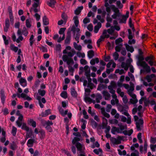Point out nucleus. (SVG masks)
<instances>
[{"instance_id":"obj_1","label":"nucleus","mask_w":156,"mask_h":156,"mask_svg":"<svg viewBox=\"0 0 156 156\" xmlns=\"http://www.w3.org/2000/svg\"><path fill=\"white\" fill-rule=\"evenodd\" d=\"M84 70L85 75L87 78L89 82L87 85V87L90 88V89L85 88V95L84 100L86 102L90 103L92 102V100L90 98L88 97V96L89 94L90 91V89H92L93 88L94 85L92 83H90L91 81V79L89 78L90 76V69L89 67L88 66H86L84 67Z\"/></svg>"},{"instance_id":"obj_2","label":"nucleus","mask_w":156,"mask_h":156,"mask_svg":"<svg viewBox=\"0 0 156 156\" xmlns=\"http://www.w3.org/2000/svg\"><path fill=\"white\" fill-rule=\"evenodd\" d=\"M130 84L131 87H130V89L128 91V94L132 98L130 100L129 102V103L134 104L137 102L138 100L136 98V95L133 92L134 90V84H131V83H130Z\"/></svg>"},{"instance_id":"obj_3","label":"nucleus","mask_w":156,"mask_h":156,"mask_svg":"<svg viewBox=\"0 0 156 156\" xmlns=\"http://www.w3.org/2000/svg\"><path fill=\"white\" fill-rule=\"evenodd\" d=\"M34 3L32 7L30 9V11L32 12L33 10L35 12H37L39 11V5L40 3L39 0H34Z\"/></svg>"},{"instance_id":"obj_4","label":"nucleus","mask_w":156,"mask_h":156,"mask_svg":"<svg viewBox=\"0 0 156 156\" xmlns=\"http://www.w3.org/2000/svg\"><path fill=\"white\" fill-rule=\"evenodd\" d=\"M135 121L136 122V125L137 130L139 131L141 130V127L142 126L143 123V121L142 119L140 118L138 119V117L136 115L134 116Z\"/></svg>"},{"instance_id":"obj_5","label":"nucleus","mask_w":156,"mask_h":156,"mask_svg":"<svg viewBox=\"0 0 156 156\" xmlns=\"http://www.w3.org/2000/svg\"><path fill=\"white\" fill-rule=\"evenodd\" d=\"M24 93H22L21 94H17V96L18 98H22L25 100H27L30 101L31 100V98L28 96L27 94L29 92V90L28 88L25 89L24 90Z\"/></svg>"},{"instance_id":"obj_6","label":"nucleus","mask_w":156,"mask_h":156,"mask_svg":"<svg viewBox=\"0 0 156 156\" xmlns=\"http://www.w3.org/2000/svg\"><path fill=\"white\" fill-rule=\"evenodd\" d=\"M108 33V30H105L104 31L102 34L100 38L98 39L97 41V43L98 47L100 46L101 42L103 41L105 38H107L109 37V35Z\"/></svg>"},{"instance_id":"obj_7","label":"nucleus","mask_w":156,"mask_h":156,"mask_svg":"<svg viewBox=\"0 0 156 156\" xmlns=\"http://www.w3.org/2000/svg\"><path fill=\"white\" fill-rule=\"evenodd\" d=\"M73 135L76 136L75 137L72 141V143L73 144H75L77 142L83 140L81 134L80 133H74Z\"/></svg>"},{"instance_id":"obj_8","label":"nucleus","mask_w":156,"mask_h":156,"mask_svg":"<svg viewBox=\"0 0 156 156\" xmlns=\"http://www.w3.org/2000/svg\"><path fill=\"white\" fill-rule=\"evenodd\" d=\"M108 32L109 34L113 35V36L110 37V39L114 40L118 36L117 33L116 32L114 31L113 27H111L110 28L108 29Z\"/></svg>"},{"instance_id":"obj_9","label":"nucleus","mask_w":156,"mask_h":156,"mask_svg":"<svg viewBox=\"0 0 156 156\" xmlns=\"http://www.w3.org/2000/svg\"><path fill=\"white\" fill-rule=\"evenodd\" d=\"M111 7L114 12V13L112 16V17L113 19H116L117 17L119 16L120 15L119 10L114 5H111Z\"/></svg>"},{"instance_id":"obj_10","label":"nucleus","mask_w":156,"mask_h":156,"mask_svg":"<svg viewBox=\"0 0 156 156\" xmlns=\"http://www.w3.org/2000/svg\"><path fill=\"white\" fill-rule=\"evenodd\" d=\"M35 97L36 98L38 101L39 104L41 108H43L44 107V105L43 104H44L46 103V101L45 98H41L38 95V94H37V95H35Z\"/></svg>"},{"instance_id":"obj_11","label":"nucleus","mask_w":156,"mask_h":156,"mask_svg":"<svg viewBox=\"0 0 156 156\" xmlns=\"http://www.w3.org/2000/svg\"><path fill=\"white\" fill-rule=\"evenodd\" d=\"M122 139V137L121 136H119L117 138L112 137L110 140L111 142L114 144H119L121 143V140Z\"/></svg>"},{"instance_id":"obj_12","label":"nucleus","mask_w":156,"mask_h":156,"mask_svg":"<svg viewBox=\"0 0 156 156\" xmlns=\"http://www.w3.org/2000/svg\"><path fill=\"white\" fill-rule=\"evenodd\" d=\"M120 111L122 112V113L127 117V123L128 124H130L131 123V117L128 113L127 111L120 110Z\"/></svg>"},{"instance_id":"obj_13","label":"nucleus","mask_w":156,"mask_h":156,"mask_svg":"<svg viewBox=\"0 0 156 156\" xmlns=\"http://www.w3.org/2000/svg\"><path fill=\"white\" fill-rule=\"evenodd\" d=\"M1 133L2 137L0 138V141L1 142L3 143L5 140V132L4 129L2 128L0 126V134Z\"/></svg>"},{"instance_id":"obj_14","label":"nucleus","mask_w":156,"mask_h":156,"mask_svg":"<svg viewBox=\"0 0 156 156\" xmlns=\"http://www.w3.org/2000/svg\"><path fill=\"white\" fill-rule=\"evenodd\" d=\"M66 30L65 28H61L59 31V33L60 34H63V36L62 38H59L58 40V42H60L62 41L65 38V35L64 33Z\"/></svg>"},{"instance_id":"obj_15","label":"nucleus","mask_w":156,"mask_h":156,"mask_svg":"<svg viewBox=\"0 0 156 156\" xmlns=\"http://www.w3.org/2000/svg\"><path fill=\"white\" fill-rule=\"evenodd\" d=\"M153 56H151L150 57H147L145 58L146 61L148 62L149 64L151 66L156 65L155 63L154 62L153 60Z\"/></svg>"},{"instance_id":"obj_16","label":"nucleus","mask_w":156,"mask_h":156,"mask_svg":"<svg viewBox=\"0 0 156 156\" xmlns=\"http://www.w3.org/2000/svg\"><path fill=\"white\" fill-rule=\"evenodd\" d=\"M112 96L114 99L111 100V103L112 105H115V104H117L119 103V100L117 99V96L115 94H112Z\"/></svg>"},{"instance_id":"obj_17","label":"nucleus","mask_w":156,"mask_h":156,"mask_svg":"<svg viewBox=\"0 0 156 156\" xmlns=\"http://www.w3.org/2000/svg\"><path fill=\"white\" fill-rule=\"evenodd\" d=\"M75 144L78 150L79 151H83L85 149L84 146L80 143L77 142Z\"/></svg>"},{"instance_id":"obj_18","label":"nucleus","mask_w":156,"mask_h":156,"mask_svg":"<svg viewBox=\"0 0 156 156\" xmlns=\"http://www.w3.org/2000/svg\"><path fill=\"white\" fill-rule=\"evenodd\" d=\"M129 12L127 11L126 12V15H123L122 16V19L121 20L120 22L126 23L127 19L129 17Z\"/></svg>"},{"instance_id":"obj_19","label":"nucleus","mask_w":156,"mask_h":156,"mask_svg":"<svg viewBox=\"0 0 156 156\" xmlns=\"http://www.w3.org/2000/svg\"><path fill=\"white\" fill-rule=\"evenodd\" d=\"M140 65L145 69L147 72H149L151 70L150 68L145 62H143L140 63Z\"/></svg>"},{"instance_id":"obj_20","label":"nucleus","mask_w":156,"mask_h":156,"mask_svg":"<svg viewBox=\"0 0 156 156\" xmlns=\"http://www.w3.org/2000/svg\"><path fill=\"white\" fill-rule=\"evenodd\" d=\"M20 84L23 87H26L27 85V82L25 79L21 78L19 80Z\"/></svg>"},{"instance_id":"obj_21","label":"nucleus","mask_w":156,"mask_h":156,"mask_svg":"<svg viewBox=\"0 0 156 156\" xmlns=\"http://www.w3.org/2000/svg\"><path fill=\"white\" fill-rule=\"evenodd\" d=\"M23 119V116L22 115L19 116L18 120L16 121V123L19 127H20L22 125L21 121Z\"/></svg>"},{"instance_id":"obj_22","label":"nucleus","mask_w":156,"mask_h":156,"mask_svg":"<svg viewBox=\"0 0 156 156\" xmlns=\"http://www.w3.org/2000/svg\"><path fill=\"white\" fill-rule=\"evenodd\" d=\"M111 132L113 134H115L117 133H121V131L120 130L119 128L115 127H113L111 130Z\"/></svg>"},{"instance_id":"obj_23","label":"nucleus","mask_w":156,"mask_h":156,"mask_svg":"<svg viewBox=\"0 0 156 156\" xmlns=\"http://www.w3.org/2000/svg\"><path fill=\"white\" fill-rule=\"evenodd\" d=\"M27 123L29 125H31L34 127H36V122L33 119H29L27 121Z\"/></svg>"},{"instance_id":"obj_24","label":"nucleus","mask_w":156,"mask_h":156,"mask_svg":"<svg viewBox=\"0 0 156 156\" xmlns=\"http://www.w3.org/2000/svg\"><path fill=\"white\" fill-rule=\"evenodd\" d=\"M106 14L105 12H104L102 13V17L101 18V16L100 15H98L97 16V19L99 20L101 23H103L104 22V20L103 19V17L105 16Z\"/></svg>"},{"instance_id":"obj_25","label":"nucleus","mask_w":156,"mask_h":156,"mask_svg":"<svg viewBox=\"0 0 156 156\" xmlns=\"http://www.w3.org/2000/svg\"><path fill=\"white\" fill-rule=\"evenodd\" d=\"M101 27V24L100 23H98L97 25L94 27V32L97 33L98 32L99 29Z\"/></svg>"},{"instance_id":"obj_26","label":"nucleus","mask_w":156,"mask_h":156,"mask_svg":"<svg viewBox=\"0 0 156 156\" xmlns=\"http://www.w3.org/2000/svg\"><path fill=\"white\" fill-rule=\"evenodd\" d=\"M112 65V67L114 68L116 64L112 60H111L107 65L106 66L107 68H109L111 66V65Z\"/></svg>"},{"instance_id":"obj_27","label":"nucleus","mask_w":156,"mask_h":156,"mask_svg":"<svg viewBox=\"0 0 156 156\" xmlns=\"http://www.w3.org/2000/svg\"><path fill=\"white\" fill-rule=\"evenodd\" d=\"M102 94L106 100L108 99L110 97V94L107 91H104L102 92Z\"/></svg>"},{"instance_id":"obj_28","label":"nucleus","mask_w":156,"mask_h":156,"mask_svg":"<svg viewBox=\"0 0 156 156\" xmlns=\"http://www.w3.org/2000/svg\"><path fill=\"white\" fill-rule=\"evenodd\" d=\"M125 77L124 76H121L119 80L117 83L119 87H121L122 85V83L124 81Z\"/></svg>"},{"instance_id":"obj_29","label":"nucleus","mask_w":156,"mask_h":156,"mask_svg":"<svg viewBox=\"0 0 156 156\" xmlns=\"http://www.w3.org/2000/svg\"><path fill=\"white\" fill-rule=\"evenodd\" d=\"M21 129L23 130L26 131L27 132L29 130V128L27 125V124L25 123H22Z\"/></svg>"},{"instance_id":"obj_30","label":"nucleus","mask_w":156,"mask_h":156,"mask_svg":"<svg viewBox=\"0 0 156 156\" xmlns=\"http://www.w3.org/2000/svg\"><path fill=\"white\" fill-rule=\"evenodd\" d=\"M51 114V110L48 109L46 110L45 112H42L41 114V116L42 117H45Z\"/></svg>"},{"instance_id":"obj_31","label":"nucleus","mask_w":156,"mask_h":156,"mask_svg":"<svg viewBox=\"0 0 156 156\" xmlns=\"http://www.w3.org/2000/svg\"><path fill=\"white\" fill-rule=\"evenodd\" d=\"M73 45L74 48L78 51H80L82 49V47L80 45L77 44L76 43H74Z\"/></svg>"},{"instance_id":"obj_32","label":"nucleus","mask_w":156,"mask_h":156,"mask_svg":"<svg viewBox=\"0 0 156 156\" xmlns=\"http://www.w3.org/2000/svg\"><path fill=\"white\" fill-rule=\"evenodd\" d=\"M99 62V59L98 58L93 59L91 60L90 63L91 65H94L95 63H98Z\"/></svg>"},{"instance_id":"obj_33","label":"nucleus","mask_w":156,"mask_h":156,"mask_svg":"<svg viewBox=\"0 0 156 156\" xmlns=\"http://www.w3.org/2000/svg\"><path fill=\"white\" fill-rule=\"evenodd\" d=\"M76 53V52L74 49H72L71 50V51L69 52H67V54L68 56L72 57H73L75 54Z\"/></svg>"},{"instance_id":"obj_34","label":"nucleus","mask_w":156,"mask_h":156,"mask_svg":"<svg viewBox=\"0 0 156 156\" xmlns=\"http://www.w3.org/2000/svg\"><path fill=\"white\" fill-rule=\"evenodd\" d=\"M81 122L82 123V124L81 125V127L83 129H84L86 127V124L87 123L86 121L82 119L81 120Z\"/></svg>"},{"instance_id":"obj_35","label":"nucleus","mask_w":156,"mask_h":156,"mask_svg":"<svg viewBox=\"0 0 156 156\" xmlns=\"http://www.w3.org/2000/svg\"><path fill=\"white\" fill-rule=\"evenodd\" d=\"M26 26L27 28H30L31 26V21L30 19H28L26 21Z\"/></svg>"},{"instance_id":"obj_36","label":"nucleus","mask_w":156,"mask_h":156,"mask_svg":"<svg viewBox=\"0 0 156 156\" xmlns=\"http://www.w3.org/2000/svg\"><path fill=\"white\" fill-rule=\"evenodd\" d=\"M83 6L78 7L75 11V13L76 15L79 14L81 12V11L83 9Z\"/></svg>"},{"instance_id":"obj_37","label":"nucleus","mask_w":156,"mask_h":156,"mask_svg":"<svg viewBox=\"0 0 156 156\" xmlns=\"http://www.w3.org/2000/svg\"><path fill=\"white\" fill-rule=\"evenodd\" d=\"M73 20L74 21L76 27H77L79 23V21L78 19V16H75L74 17Z\"/></svg>"},{"instance_id":"obj_38","label":"nucleus","mask_w":156,"mask_h":156,"mask_svg":"<svg viewBox=\"0 0 156 156\" xmlns=\"http://www.w3.org/2000/svg\"><path fill=\"white\" fill-rule=\"evenodd\" d=\"M59 111L61 114L63 116H65L66 115L68 112L67 110H65V111H64L63 109L61 108H59Z\"/></svg>"},{"instance_id":"obj_39","label":"nucleus","mask_w":156,"mask_h":156,"mask_svg":"<svg viewBox=\"0 0 156 156\" xmlns=\"http://www.w3.org/2000/svg\"><path fill=\"white\" fill-rule=\"evenodd\" d=\"M108 89L109 90L110 92L112 94H115V91L113 90V89L115 88L112 86L110 85L108 87Z\"/></svg>"},{"instance_id":"obj_40","label":"nucleus","mask_w":156,"mask_h":156,"mask_svg":"<svg viewBox=\"0 0 156 156\" xmlns=\"http://www.w3.org/2000/svg\"><path fill=\"white\" fill-rule=\"evenodd\" d=\"M55 2L54 0H50V2H48L47 3V4L51 7H53L54 6Z\"/></svg>"},{"instance_id":"obj_41","label":"nucleus","mask_w":156,"mask_h":156,"mask_svg":"<svg viewBox=\"0 0 156 156\" xmlns=\"http://www.w3.org/2000/svg\"><path fill=\"white\" fill-rule=\"evenodd\" d=\"M43 20L44 25H47L49 24L48 20L46 16L43 17Z\"/></svg>"},{"instance_id":"obj_42","label":"nucleus","mask_w":156,"mask_h":156,"mask_svg":"<svg viewBox=\"0 0 156 156\" xmlns=\"http://www.w3.org/2000/svg\"><path fill=\"white\" fill-rule=\"evenodd\" d=\"M34 142V140L32 139L29 140L27 141V145L28 147H31L33 146Z\"/></svg>"},{"instance_id":"obj_43","label":"nucleus","mask_w":156,"mask_h":156,"mask_svg":"<svg viewBox=\"0 0 156 156\" xmlns=\"http://www.w3.org/2000/svg\"><path fill=\"white\" fill-rule=\"evenodd\" d=\"M94 55V53L93 51L90 50L88 52V57L91 58Z\"/></svg>"},{"instance_id":"obj_44","label":"nucleus","mask_w":156,"mask_h":156,"mask_svg":"<svg viewBox=\"0 0 156 156\" xmlns=\"http://www.w3.org/2000/svg\"><path fill=\"white\" fill-rule=\"evenodd\" d=\"M126 48L128 51H129L131 52H133L134 51V49L132 46H129L126 44Z\"/></svg>"},{"instance_id":"obj_45","label":"nucleus","mask_w":156,"mask_h":156,"mask_svg":"<svg viewBox=\"0 0 156 156\" xmlns=\"http://www.w3.org/2000/svg\"><path fill=\"white\" fill-rule=\"evenodd\" d=\"M10 49L15 52H16L18 50V47H16L13 44H11L10 46Z\"/></svg>"},{"instance_id":"obj_46","label":"nucleus","mask_w":156,"mask_h":156,"mask_svg":"<svg viewBox=\"0 0 156 156\" xmlns=\"http://www.w3.org/2000/svg\"><path fill=\"white\" fill-rule=\"evenodd\" d=\"M122 41V39L119 38L116 40L115 43L117 45H122L121 43Z\"/></svg>"},{"instance_id":"obj_47","label":"nucleus","mask_w":156,"mask_h":156,"mask_svg":"<svg viewBox=\"0 0 156 156\" xmlns=\"http://www.w3.org/2000/svg\"><path fill=\"white\" fill-rule=\"evenodd\" d=\"M71 95L73 96L76 97L77 96V93L75 90L74 88H71Z\"/></svg>"},{"instance_id":"obj_48","label":"nucleus","mask_w":156,"mask_h":156,"mask_svg":"<svg viewBox=\"0 0 156 156\" xmlns=\"http://www.w3.org/2000/svg\"><path fill=\"white\" fill-rule=\"evenodd\" d=\"M154 76H155L154 75L152 74L151 76H147L146 77V79L147 81L148 82H150L151 81V80H152V78L153 77H154Z\"/></svg>"},{"instance_id":"obj_49","label":"nucleus","mask_w":156,"mask_h":156,"mask_svg":"<svg viewBox=\"0 0 156 156\" xmlns=\"http://www.w3.org/2000/svg\"><path fill=\"white\" fill-rule=\"evenodd\" d=\"M29 41L30 45L32 46L34 41V36L33 34L31 35Z\"/></svg>"},{"instance_id":"obj_50","label":"nucleus","mask_w":156,"mask_h":156,"mask_svg":"<svg viewBox=\"0 0 156 156\" xmlns=\"http://www.w3.org/2000/svg\"><path fill=\"white\" fill-rule=\"evenodd\" d=\"M61 96L64 98H66L67 97V94L65 91H62L61 94Z\"/></svg>"},{"instance_id":"obj_51","label":"nucleus","mask_w":156,"mask_h":156,"mask_svg":"<svg viewBox=\"0 0 156 156\" xmlns=\"http://www.w3.org/2000/svg\"><path fill=\"white\" fill-rule=\"evenodd\" d=\"M38 94L41 96H43L45 94V91L44 90L39 89L38 91Z\"/></svg>"},{"instance_id":"obj_52","label":"nucleus","mask_w":156,"mask_h":156,"mask_svg":"<svg viewBox=\"0 0 156 156\" xmlns=\"http://www.w3.org/2000/svg\"><path fill=\"white\" fill-rule=\"evenodd\" d=\"M101 113L104 116L107 118H109L110 117L109 115L105 112V111L102 109H101Z\"/></svg>"},{"instance_id":"obj_53","label":"nucleus","mask_w":156,"mask_h":156,"mask_svg":"<svg viewBox=\"0 0 156 156\" xmlns=\"http://www.w3.org/2000/svg\"><path fill=\"white\" fill-rule=\"evenodd\" d=\"M16 132H17L16 128L14 126H13L12 128V130L11 133L14 136H15L16 135Z\"/></svg>"},{"instance_id":"obj_54","label":"nucleus","mask_w":156,"mask_h":156,"mask_svg":"<svg viewBox=\"0 0 156 156\" xmlns=\"http://www.w3.org/2000/svg\"><path fill=\"white\" fill-rule=\"evenodd\" d=\"M119 128L120 129V130L121 131V133L122 132V131L123 130L126 129L127 127L126 126H123L120 125H119Z\"/></svg>"},{"instance_id":"obj_55","label":"nucleus","mask_w":156,"mask_h":156,"mask_svg":"<svg viewBox=\"0 0 156 156\" xmlns=\"http://www.w3.org/2000/svg\"><path fill=\"white\" fill-rule=\"evenodd\" d=\"M67 64L68 65L70 64H73L74 63L73 61L71 58H69L67 61H66Z\"/></svg>"},{"instance_id":"obj_56","label":"nucleus","mask_w":156,"mask_h":156,"mask_svg":"<svg viewBox=\"0 0 156 156\" xmlns=\"http://www.w3.org/2000/svg\"><path fill=\"white\" fill-rule=\"evenodd\" d=\"M23 39V37L21 35L19 36V37L16 40V42L19 43H20L21 41H22Z\"/></svg>"},{"instance_id":"obj_57","label":"nucleus","mask_w":156,"mask_h":156,"mask_svg":"<svg viewBox=\"0 0 156 156\" xmlns=\"http://www.w3.org/2000/svg\"><path fill=\"white\" fill-rule=\"evenodd\" d=\"M121 66L122 68H124V69L127 70L128 69V67L127 64L125 63H122L121 64Z\"/></svg>"},{"instance_id":"obj_58","label":"nucleus","mask_w":156,"mask_h":156,"mask_svg":"<svg viewBox=\"0 0 156 156\" xmlns=\"http://www.w3.org/2000/svg\"><path fill=\"white\" fill-rule=\"evenodd\" d=\"M77 55L79 57L83 58L85 57V55L84 53L78 52L77 53Z\"/></svg>"},{"instance_id":"obj_59","label":"nucleus","mask_w":156,"mask_h":156,"mask_svg":"<svg viewBox=\"0 0 156 156\" xmlns=\"http://www.w3.org/2000/svg\"><path fill=\"white\" fill-rule=\"evenodd\" d=\"M115 73H119V74L121 75L124 73V71L123 69L119 70V69H117L115 71Z\"/></svg>"},{"instance_id":"obj_60","label":"nucleus","mask_w":156,"mask_h":156,"mask_svg":"<svg viewBox=\"0 0 156 156\" xmlns=\"http://www.w3.org/2000/svg\"><path fill=\"white\" fill-rule=\"evenodd\" d=\"M113 56L115 60H117L118 58L119 55L116 52H115L113 54Z\"/></svg>"},{"instance_id":"obj_61","label":"nucleus","mask_w":156,"mask_h":156,"mask_svg":"<svg viewBox=\"0 0 156 156\" xmlns=\"http://www.w3.org/2000/svg\"><path fill=\"white\" fill-rule=\"evenodd\" d=\"M90 19L87 17H86L83 21L84 24H87L90 22Z\"/></svg>"},{"instance_id":"obj_62","label":"nucleus","mask_w":156,"mask_h":156,"mask_svg":"<svg viewBox=\"0 0 156 156\" xmlns=\"http://www.w3.org/2000/svg\"><path fill=\"white\" fill-rule=\"evenodd\" d=\"M2 37L4 41V43L6 45H7L9 44L8 40L6 39V37L4 35H2Z\"/></svg>"},{"instance_id":"obj_63","label":"nucleus","mask_w":156,"mask_h":156,"mask_svg":"<svg viewBox=\"0 0 156 156\" xmlns=\"http://www.w3.org/2000/svg\"><path fill=\"white\" fill-rule=\"evenodd\" d=\"M102 150L100 149H95L94 150V152L97 154H98L100 153H102Z\"/></svg>"},{"instance_id":"obj_64","label":"nucleus","mask_w":156,"mask_h":156,"mask_svg":"<svg viewBox=\"0 0 156 156\" xmlns=\"http://www.w3.org/2000/svg\"><path fill=\"white\" fill-rule=\"evenodd\" d=\"M109 122L111 123V124H116L118 123V121L116 119H112L110 120H109Z\"/></svg>"}]
</instances>
